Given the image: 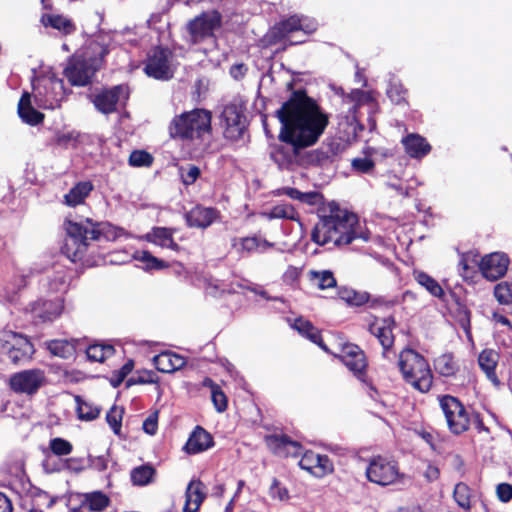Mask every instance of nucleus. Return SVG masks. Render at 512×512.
Instances as JSON below:
<instances>
[{
	"label": "nucleus",
	"instance_id": "obj_1",
	"mask_svg": "<svg viewBox=\"0 0 512 512\" xmlns=\"http://www.w3.org/2000/svg\"><path fill=\"white\" fill-rule=\"evenodd\" d=\"M281 123L279 139L291 148H279L273 154L280 168H291L297 150L314 145L329 124L328 114L303 91H296L277 111Z\"/></svg>",
	"mask_w": 512,
	"mask_h": 512
},
{
	"label": "nucleus",
	"instance_id": "obj_2",
	"mask_svg": "<svg viewBox=\"0 0 512 512\" xmlns=\"http://www.w3.org/2000/svg\"><path fill=\"white\" fill-rule=\"evenodd\" d=\"M357 238L368 240V236L360 231L357 216L334 203L329 204V214L320 216L311 233L312 241L321 246L348 245Z\"/></svg>",
	"mask_w": 512,
	"mask_h": 512
},
{
	"label": "nucleus",
	"instance_id": "obj_3",
	"mask_svg": "<svg viewBox=\"0 0 512 512\" xmlns=\"http://www.w3.org/2000/svg\"><path fill=\"white\" fill-rule=\"evenodd\" d=\"M211 112L206 109H193L175 115L171 120L168 131L174 139L189 140L202 146H207L211 139Z\"/></svg>",
	"mask_w": 512,
	"mask_h": 512
},
{
	"label": "nucleus",
	"instance_id": "obj_4",
	"mask_svg": "<svg viewBox=\"0 0 512 512\" xmlns=\"http://www.w3.org/2000/svg\"><path fill=\"white\" fill-rule=\"evenodd\" d=\"M101 224L95 223L91 219L85 220V225L71 220L65 222V230L67 238L62 248L63 253L72 262H76L82 258L89 243V240L98 239Z\"/></svg>",
	"mask_w": 512,
	"mask_h": 512
},
{
	"label": "nucleus",
	"instance_id": "obj_5",
	"mask_svg": "<svg viewBox=\"0 0 512 512\" xmlns=\"http://www.w3.org/2000/svg\"><path fill=\"white\" fill-rule=\"evenodd\" d=\"M88 50L96 55L92 56L85 51L83 55L74 57L64 70L66 78L73 86L87 85L107 54V49L99 42H91Z\"/></svg>",
	"mask_w": 512,
	"mask_h": 512
},
{
	"label": "nucleus",
	"instance_id": "obj_6",
	"mask_svg": "<svg viewBox=\"0 0 512 512\" xmlns=\"http://www.w3.org/2000/svg\"><path fill=\"white\" fill-rule=\"evenodd\" d=\"M34 99L44 109L59 108L65 98L63 80L51 68H44L32 81Z\"/></svg>",
	"mask_w": 512,
	"mask_h": 512
},
{
	"label": "nucleus",
	"instance_id": "obj_7",
	"mask_svg": "<svg viewBox=\"0 0 512 512\" xmlns=\"http://www.w3.org/2000/svg\"><path fill=\"white\" fill-rule=\"evenodd\" d=\"M399 369L406 382L421 392L432 386V373L425 358L412 349H404L399 355Z\"/></svg>",
	"mask_w": 512,
	"mask_h": 512
},
{
	"label": "nucleus",
	"instance_id": "obj_8",
	"mask_svg": "<svg viewBox=\"0 0 512 512\" xmlns=\"http://www.w3.org/2000/svg\"><path fill=\"white\" fill-rule=\"evenodd\" d=\"M367 479L379 486L403 484L405 475L400 472L398 463L387 456H374L366 468Z\"/></svg>",
	"mask_w": 512,
	"mask_h": 512
},
{
	"label": "nucleus",
	"instance_id": "obj_9",
	"mask_svg": "<svg viewBox=\"0 0 512 512\" xmlns=\"http://www.w3.org/2000/svg\"><path fill=\"white\" fill-rule=\"evenodd\" d=\"M222 17L216 10L206 11L194 17L186 25L187 40L191 44H198L208 38L214 37V33L221 27Z\"/></svg>",
	"mask_w": 512,
	"mask_h": 512
},
{
	"label": "nucleus",
	"instance_id": "obj_10",
	"mask_svg": "<svg viewBox=\"0 0 512 512\" xmlns=\"http://www.w3.org/2000/svg\"><path fill=\"white\" fill-rule=\"evenodd\" d=\"M441 410L445 416L448 428L454 434L468 430L470 417L465 407L453 396L445 395L439 399Z\"/></svg>",
	"mask_w": 512,
	"mask_h": 512
},
{
	"label": "nucleus",
	"instance_id": "obj_11",
	"mask_svg": "<svg viewBox=\"0 0 512 512\" xmlns=\"http://www.w3.org/2000/svg\"><path fill=\"white\" fill-rule=\"evenodd\" d=\"M145 73L158 80H168L173 76L172 53L163 48H156L149 55L145 65Z\"/></svg>",
	"mask_w": 512,
	"mask_h": 512
},
{
	"label": "nucleus",
	"instance_id": "obj_12",
	"mask_svg": "<svg viewBox=\"0 0 512 512\" xmlns=\"http://www.w3.org/2000/svg\"><path fill=\"white\" fill-rule=\"evenodd\" d=\"M46 382L45 372L41 369L24 370L10 378V387L17 393L34 394Z\"/></svg>",
	"mask_w": 512,
	"mask_h": 512
},
{
	"label": "nucleus",
	"instance_id": "obj_13",
	"mask_svg": "<svg viewBox=\"0 0 512 512\" xmlns=\"http://www.w3.org/2000/svg\"><path fill=\"white\" fill-rule=\"evenodd\" d=\"M509 266V258L503 252L485 255L479 262V270L484 278L495 281L503 277Z\"/></svg>",
	"mask_w": 512,
	"mask_h": 512
},
{
	"label": "nucleus",
	"instance_id": "obj_14",
	"mask_svg": "<svg viewBox=\"0 0 512 512\" xmlns=\"http://www.w3.org/2000/svg\"><path fill=\"white\" fill-rule=\"evenodd\" d=\"M338 357L349 371L358 379L363 380L367 368V360L359 346L352 343L344 344Z\"/></svg>",
	"mask_w": 512,
	"mask_h": 512
},
{
	"label": "nucleus",
	"instance_id": "obj_15",
	"mask_svg": "<svg viewBox=\"0 0 512 512\" xmlns=\"http://www.w3.org/2000/svg\"><path fill=\"white\" fill-rule=\"evenodd\" d=\"M127 98V88L122 85H118L111 89L103 90L95 95L93 103L99 112L103 114H110L115 112L117 105L120 102H124Z\"/></svg>",
	"mask_w": 512,
	"mask_h": 512
},
{
	"label": "nucleus",
	"instance_id": "obj_16",
	"mask_svg": "<svg viewBox=\"0 0 512 512\" xmlns=\"http://www.w3.org/2000/svg\"><path fill=\"white\" fill-rule=\"evenodd\" d=\"M395 321L392 317L375 318L369 324V331L380 342L384 358L390 359V349L394 344L393 329Z\"/></svg>",
	"mask_w": 512,
	"mask_h": 512
},
{
	"label": "nucleus",
	"instance_id": "obj_17",
	"mask_svg": "<svg viewBox=\"0 0 512 512\" xmlns=\"http://www.w3.org/2000/svg\"><path fill=\"white\" fill-rule=\"evenodd\" d=\"M299 466L317 478H322L334 470L333 463L328 456L313 451H307L302 455Z\"/></svg>",
	"mask_w": 512,
	"mask_h": 512
},
{
	"label": "nucleus",
	"instance_id": "obj_18",
	"mask_svg": "<svg viewBox=\"0 0 512 512\" xmlns=\"http://www.w3.org/2000/svg\"><path fill=\"white\" fill-rule=\"evenodd\" d=\"M338 144H323L319 148L305 153L300 156L297 150V161L294 164L300 165H325L332 161L333 157L338 153Z\"/></svg>",
	"mask_w": 512,
	"mask_h": 512
},
{
	"label": "nucleus",
	"instance_id": "obj_19",
	"mask_svg": "<svg viewBox=\"0 0 512 512\" xmlns=\"http://www.w3.org/2000/svg\"><path fill=\"white\" fill-rule=\"evenodd\" d=\"M265 441L268 448L278 456L296 457L301 454V445L296 441L290 440L287 436L270 435L266 437Z\"/></svg>",
	"mask_w": 512,
	"mask_h": 512
},
{
	"label": "nucleus",
	"instance_id": "obj_20",
	"mask_svg": "<svg viewBox=\"0 0 512 512\" xmlns=\"http://www.w3.org/2000/svg\"><path fill=\"white\" fill-rule=\"evenodd\" d=\"M222 119L229 137L240 135L245 127V116L241 107L236 104L225 106L222 112Z\"/></svg>",
	"mask_w": 512,
	"mask_h": 512
},
{
	"label": "nucleus",
	"instance_id": "obj_21",
	"mask_svg": "<svg viewBox=\"0 0 512 512\" xmlns=\"http://www.w3.org/2000/svg\"><path fill=\"white\" fill-rule=\"evenodd\" d=\"M34 353L32 343L23 335L13 332L7 355L14 363L30 359Z\"/></svg>",
	"mask_w": 512,
	"mask_h": 512
},
{
	"label": "nucleus",
	"instance_id": "obj_22",
	"mask_svg": "<svg viewBox=\"0 0 512 512\" xmlns=\"http://www.w3.org/2000/svg\"><path fill=\"white\" fill-rule=\"evenodd\" d=\"M153 363L162 373H174L186 365V359L177 353L164 351L153 357Z\"/></svg>",
	"mask_w": 512,
	"mask_h": 512
},
{
	"label": "nucleus",
	"instance_id": "obj_23",
	"mask_svg": "<svg viewBox=\"0 0 512 512\" xmlns=\"http://www.w3.org/2000/svg\"><path fill=\"white\" fill-rule=\"evenodd\" d=\"M206 497L205 486L199 480H192L185 493L183 512H197Z\"/></svg>",
	"mask_w": 512,
	"mask_h": 512
},
{
	"label": "nucleus",
	"instance_id": "obj_24",
	"mask_svg": "<svg viewBox=\"0 0 512 512\" xmlns=\"http://www.w3.org/2000/svg\"><path fill=\"white\" fill-rule=\"evenodd\" d=\"M212 445V436L202 427L198 426L189 436L184 450L188 454H197L209 449Z\"/></svg>",
	"mask_w": 512,
	"mask_h": 512
},
{
	"label": "nucleus",
	"instance_id": "obj_25",
	"mask_svg": "<svg viewBox=\"0 0 512 512\" xmlns=\"http://www.w3.org/2000/svg\"><path fill=\"white\" fill-rule=\"evenodd\" d=\"M216 218L217 211L215 209L203 206L194 207L186 215L188 225L197 228L210 226Z\"/></svg>",
	"mask_w": 512,
	"mask_h": 512
},
{
	"label": "nucleus",
	"instance_id": "obj_26",
	"mask_svg": "<svg viewBox=\"0 0 512 512\" xmlns=\"http://www.w3.org/2000/svg\"><path fill=\"white\" fill-rule=\"evenodd\" d=\"M110 503V499L101 491H94L83 495L80 507L71 512H101Z\"/></svg>",
	"mask_w": 512,
	"mask_h": 512
},
{
	"label": "nucleus",
	"instance_id": "obj_27",
	"mask_svg": "<svg viewBox=\"0 0 512 512\" xmlns=\"http://www.w3.org/2000/svg\"><path fill=\"white\" fill-rule=\"evenodd\" d=\"M402 144L406 153L411 158H423L430 150L431 146L424 137L419 134L411 133L402 139Z\"/></svg>",
	"mask_w": 512,
	"mask_h": 512
},
{
	"label": "nucleus",
	"instance_id": "obj_28",
	"mask_svg": "<svg viewBox=\"0 0 512 512\" xmlns=\"http://www.w3.org/2000/svg\"><path fill=\"white\" fill-rule=\"evenodd\" d=\"M174 230L165 227H154L143 236V239L161 248H168L174 251L179 250L178 244L173 239Z\"/></svg>",
	"mask_w": 512,
	"mask_h": 512
},
{
	"label": "nucleus",
	"instance_id": "obj_29",
	"mask_svg": "<svg viewBox=\"0 0 512 512\" xmlns=\"http://www.w3.org/2000/svg\"><path fill=\"white\" fill-rule=\"evenodd\" d=\"M498 360H499L498 353L492 349L483 350L478 357V363H479L481 370L486 374L487 378L495 386H498L500 383V381L496 375V372H495V369L498 364Z\"/></svg>",
	"mask_w": 512,
	"mask_h": 512
},
{
	"label": "nucleus",
	"instance_id": "obj_30",
	"mask_svg": "<svg viewBox=\"0 0 512 512\" xmlns=\"http://www.w3.org/2000/svg\"><path fill=\"white\" fill-rule=\"evenodd\" d=\"M18 114L23 122L30 125H37L42 122L44 116L31 106L29 93H24L18 104Z\"/></svg>",
	"mask_w": 512,
	"mask_h": 512
},
{
	"label": "nucleus",
	"instance_id": "obj_31",
	"mask_svg": "<svg viewBox=\"0 0 512 512\" xmlns=\"http://www.w3.org/2000/svg\"><path fill=\"white\" fill-rule=\"evenodd\" d=\"M41 23L45 27H52L53 29H56L65 35L73 33L76 29L75 25L70 19L58 14H43L41 16Z\"/></svg>",
	"mask_w": 512,
	"mask_h": 512
},
{
	"label": "nucleus",
	"instance_id": "obj_32",
	"mask_svg": "<svg viewBox=\"0 0 512 512\" xmlns=\"http://www.w3.org/2000/svg\"><path fill=\"white\" fill-rule=\"evenodd\" d=\"M92 190L93 185L90 182H79L64 196V203L69 207L83 204Z\"/></svg>",
	"mask_w": 512,
	"mask_h": 512
},
{
	"label": "nucleus",
	"instance_id": "obj_33",
	"mask_svg": "<svg viewBox=\"0 0 512 512\" xmlns=\"http://www.w3.org/2000/svg\"><path fill=\"white\" fill-rule=\"evenodd\" d=\"M242 287L240 283L226 284L217 279H208L205 281V292L212 297H221L224 293H235L237 288Z\"/></svg>",
	"mask_w": 512,
	"mask_h": 512
},
{
	"label": "nucleus",
	"instance_id": "obj_34",
	"mask_svg": "<svg viewBox=\"0 0 512 512\" xmlns=\"http://www.w3.org/2000/svg\"><path fill=\"white\" fill-rule=\"evenodd\" d=\"M434 368L440 375L450 377L456 374L459 365L451 353H444L434 360Z\"/></svg>",
	"mask_w": 512,
	"mask_h": 512
},
{
	"label": "nucleus",
	"instance_id": "obj_35",
	"mask_svg": "<svg viewBox=\"0 0 512 512\" xmlns=\"http://www.w3.org/2000/svg\"><path fill=\"white\" fill-rule=\"evenodd\" d=\"M307 275L311 285L318 289L325 290L336 286V279L329 270H310Z\"/></svg>",
	"mask_w": 512,
	"mask_h": 512
},
{
	"label": "nucleus",
	"instance_id": "obj_36",
	"mask_svg": "<svg viewBox=\"0 0 512 512\" xmlns=\"http://www.w3.org/2000/svg\"><path fill=\"white\" fill-rule=\"evenodd\" d=\"M262 216L272 220V219H288L297 221L298 220V213L294 209L293 206L287 203H282L275 205L271 209L264 211L262 213Z\"/></svg>",
	"mask_w": 512,
	"mask_h": 512
},
{
	"label": "nucleus",
	"instance_id": "obj_37",
	"mask_svg": "<svg viewBox=\"0 0 512 512\" xmlns=\"http://www.w3.org/2000/svg\"><path fill=\"white\" fill-rule=\"evenodd\" d=\"M47 348L54 356L68 359L75 353V342L66 339H57L47 342Z\"/></svg>",
	"mask_w": 512,
	"mask_h": 512
},
{
	"label": "nucleus",
	"instance_id": "obj_38",
	"mask_svg": "<svg viewBox=\"0 0 512 512\" xmlns=\"http://www.w3.org/2000/svg\"><path fill=\"white\" fill-rule=\"evenodd\" d=\"M75 402L77 405V416L82 421H92L96 419L101 412V409L98 406L94 405L91 402L83 400L80 396L75 397Z\"/></svg>",
	"mask_w": 512,
	"mask_h": 512
},
{
	"label": "nucleus",
	"instance_id": "obj_39",
	"mask_svg": "<svg viewBox=\"0 0 512 512\" xmlns=\"http://www.w3.org/2000/svg\"><path fill=\"white\" fill-rule=\"evenodd\" d=\"M413 275L417 283L424 287L432 296L437 298L443 297L444 291L442 287L430 275L422 271H414Z\"/></svg>",
	"mask_w": 512,
	"mask_h": 512
},
{
	"label": "nucleus",
	"instance_id": "obj_40",
	"mask_svg": "<svg viewBox=\"0 0 512 512\" xmlns=\"http://www.w3.org/2000/svg\"><path fill=\"white\" fill-rule=\"evenodd\" d=\"M132 258L141 262L145 270H161L168 267L164 261L153 256L149 251L146 250L135 251V253L132 255Z\"/></svg>",
	"mask_w": 512,
	"mask_h": 512
},
{
	"label": "nucleus",
	"instance_id": "obj_41",
	"mask_svg": "<svg viewBox=\"0 0 512 512\" xmlns=\"http://www.w3.org/2000/svg\"><path fill=\"white\" fill-rule=\"evenodd\" d=\"M292 327L297 330L301 335L307 337L313 343H316L324 348L321 343L319 331L307 320L302 318L295 319Z\"/></svg>",
	"mask_w": 512,
	"mask_h": 512
},
{
	"label": "nucleus",
	"instance_id": "obj_42",
	"mask_svg": "<svg viewBox=\"0 0 512 512\" xmlns=\"http://www.w3.org/2000/svg\"><path fill=\"white\" fill-rule=\"evenodd\" d=\"M114 354V348L109 344H93L86 350L87 358L94 362H104Z\"/></svg>",
	"mask_w": 512,
	"mask_h": 512
},
{
	"label": "nucleus",
	"instance_id": "obj_43",
	"mask_svg": "<svg viewBox=\"0 0 512 512\" xmlns=\"http://www.w3.org/2000/svg\"><path fill=\"white\" fill-rule=\"evenodd\" d=\"M479 262L480 261L478 260L477 254H475L472 251L461 254L460 260L458 263L460 275L464 279L470 278L474 271V267L475 266L479 267Z\"/></svg>",
	"mask_w": 512,
	"mask_h": 512
},
{
	"label": "nucleus",
	"instance_id": "obj_44",
	"mask_svg": "<svg viewBox=\"0 0 512 512\" xmlns=\"http://www.w3.org/2000/svg\"><path fill=\"white\" fill-rule=\"evenodd\" d=\"M155 470L150 465H141L131 471V480L134 485L145 486L152 482Z\"/></svg>",
	"mask_w": 512,
	"mask_h": 512
},
{
	"label": "nucleus",
	"instance_id": "obj_45",
	"mask_svg": "<svg viewBox=\"0 0 512 512\" xmlns=\"http://www.w3.org/2000/svg\"><path fill=\"white\" fill-rule=\"evenodd\" d=\"M494 296L500 304H512V281H503L494 287Z\"/></svg>",
	"mask_w": 512,
	"mask_h": 512
},
{
	"label": "nucleus",
	"instance_id": "obj_46",
	"mask_svg": "<svg viewBox=\"0 0 512 512\" xmlns=\"http://www.w3.org/2000/svg\"><path fill=\"white\" fill-rule=\"evenodd\" d=\"M454 499L463 509H469L472 501L470 488L464 483H458L454 488Z\"/></svg>",
	"mask_w": 512,
	"mask_h": 512
},
{
	"label": "nucleus",
	"instance_id": "obj_47",
	"mask_svg": "<svg viewBox=\"0 0 512 512\" xmlns=\"http://www.w3.org/2000/svg\"><path fill=\"white\" fill-rule=\"evenodd\" d=\"M123 409L117 406H113L106 415V420L113 432L117 435L120 434L122 427Z\"/></svg>",
	"mask_w": 512,
	"mask_h": 512
},
{
	"label": "nucleus",
	"instance_id": "obj_48",
	"mask_svg": "<svg viewBox=\"0 0 512 512\" xmlns=\"http://www.w3.org/2000/svg\"><path fill=\"white\" fill-rule=\"evenodd\" d=\"M49 448L57 456H66L72 452L73 446L66 439L56 437L50 440Z\"/></svg>",
	"mask_w": 512,
	"mask_h": 512
},
{
	"label": "nucleus",
	"instance_id": "obj_49",
	"mask_svg": "<svg viewBox=\"0 0 512 512\" xmlns=\"http://www.w3.org/2000/svg\"><path fill=\"white\" fill-rule=\"evenodd\" d=\"M152 162L153 157L143 150L133 151L129 157V164L133 167H148Z\"/></svg>",
	"mask_w": 512,
	"mask_h": 512
},
{
	"label": "nucleus",
	"instance_id": "obj_50",
	"mask_svg": "<svg viewBox=\"0 0 512 512\" xmlns=\"http://www.w3.org/2000/svg\"><path fill=\"white\" fill-rule=\"evenodd\" d=\"M302 18L299 16H292L287 20L281 22L279 26L274 29L278 31L280 37H284L286 34L299 30L300 22Z\"/></svg>",
	"mask_w": 512,
	"mask_h": 512
},
{
	"label": "nucleus",
	"instance_id": "obj_51",
	"mask_svg": "<svg viewBox=\"0 0 512 512\" xmlns=\"http://www.w3.org/2000/svg\"><path fill=\"white\" fill-rule=\"evenodd\" d=\"M179 173L183 184L191 185L200 176V169L195 165L188 164L186 166H181L179 168Z\"/></svg>",
	"mask_w": 512,
	"mask_h": 512
},
{
	"label": "nucleus",
	"instance_id": "obj_52",
	"mask_svg": "<svg viewBox=\"0 0 512 512\" xmlns=\"http://www.w3.org/2000/svg\"><path fill=\"white\" fill-rule=\"evenodd\" d=\"M341 299L353 306H361L365 304L369 296L367 293H359L354 290H345L341 292Z\"/></svg>",
	"mask_w": 512,
	"mask_h": 512
},
{
	"label": "nucleus",
	"instance_id": "obj_53",
	"mask_svg": "<svg viewBox=\"0 0 512 512\" xmlns=\"http://www.w3.org/2000/svg\"><path fill=\"white\" fill-rule=\"evenodd\" d=\"M387 95L392 102L400 104L405 100L406 90L403 88L402 84L391 82L387 89Z\"/></svg>",
	"mask_w": 512,
	"mask_h": 512
},
{
	"label": "nucleus",
	"instance_id": "obj_54",
	"mask_svg": "<svg viewBox=\"0 0 512 512\" xmlns=\"http://www.w3.org/2000/svg\"><path fill=\"white\" fill-rule=\"evenodd\" d=\"M49 305V308H46L43 312H36V309H34V312L37 314L38 317L42 318L43 320H52L53 318L60 315L63 309V305L61 302H57L55 304H52L50 302H45L44 306Z\"/></svg>",
	"mask_w": 512,
	"mask_h": 512
},
{
	"label": "nucleus",
	"instance_id": "obj_55",
	"mask_svg": "<svg viewBox=\"0 0 512 512\" xmlns=\"http://www.w3.org/2000/svg\"><path fill=\"white\" fill-rule=\"evenodd\" d=\"M211 399L215 409L218 412H224L226 410L227 397L219 386L213 387V391L211 392Z\"/></svg>",
	"mask_w": 512,
	"mask_h": 512
},
{
	"label": "nucleus",
	"instance_id": "obj_56",
	"mask_svg": "<svg viewBox=\"0 0 512 512\" xmlns=\"http://www.w3.org/2000/svg\"><path fill=\"white\" fill-rule=\"evenodd\" d=\"M261 244V241L256 237H246L238 239L234 242V246L238 250L251 252L256 250Z\"/></svg>",
	"mask_w": 512,
	"mask_h": 512
},
{
	"label": "nucleus",
	"instance_id": "obj_57",
	"mask_svg": "<svg viewBox=\"0 0 512 512\" xmlns=\"http://www.w3.org/2000/svg\"><path fill=\"white\" fill-rule=\"evenodd\" d=\"M370 100L371 96L369 93L358 89L351 91V93L346 97V101H349L350 103L354 104V110L356 109L357 106L369 102Z\"/></svg>",
	"mask_w": 512,
	"mask_h": 512
},
{
	"label": "nucleus",
	"instance_id": "obj_58",
	"mask_svg": "<svg viewBox=\"0 0 512 512\" xmlns=\"http://www.w3.org/2000/svg\"><path fill=\"white\" fill-rule=\"evenodd\" d=\"M269 494L272 498L280 501L287 500L289 498L288 490L280 486L278 480L273 479L269 489Z\"/></svg>",
	"mask_w": 512,
	"mask_h": 512
},
{
	"label": "nucleus",
	"instance_id": "obj_59",
	"mask_svg": "<svg viewBox=\"0 0 512 512\" xmlns=\"http://www.w3.org/2000/svg\"><path fill=\"white\" fill-rule=\"evenodd\" d=\"M158 428V412L151 413L143 422V430L149 435H154Z\"/></svg>",
	"mask_w": 512,
	"mask_h": 512
},
{
	"label": "nucleus",
	"instance_id": "obj_60",
	"mask_svg": "<svg viewBox=\"0 0 512 512\" xmlns=\"http://www.w3.org/2000/svg\"><path fill=\"white\" fill-rule=\"evenodd\" d=\"M496 494L501 502H509L512 499V485L509 483H500L496 487Z\"/></svg>",
	"mask_w": 512,
	"mask_h": 512
},
{
	"label": "nucleus",
	"instance_id": "obj_61",
	"mask_svg": "<svg viewBox=\"0 0 512 512\" xmlns=\"http://www.w3.org/2000/svg\"><path fill=\"white\" fill-rule=\"evenodd\" d=\"M352 166L359 172L367 173L373 169L374 163L369 158H357L352 161Z\"/></svg>",
	"mask_w": 512,
	"mask_h": 512
},
{
	"label": "nucleus",
	"instance_id": "obj_62",
	"mask_svg": "<svg viewBox=\"0 0 512 512\" xmlns=\"http://www.w3.org/2000/svg\"><path fill=\"white\" fill-rule=\"evenodd\" d=\"M323 197L320 193L315 191L302 192L300 202L306 203L311 206L319 205L322 203Z\"/></svg>",
	"mask_w": 512,
	"mask_h": 512
},
{
	"label": "nucleus",
	"instance_id": "obj_63",
	"mask_svg": "<svg viewBox=\"0 0 512 512\" xmlns=\"http://www.w3.org/2000/svg\"><path fill=\"white\" fill-rule=\"evenodd\" d=\"M133 362L129 361L125 363L122 368L117 372L116 378L111 379V383L114 387L118 386L124 378L132 371Z\"/></svg>",
	"mask_w": 512,
	"mask_h": 512
},
{
	"label": "nucleus",
	"instance_id": "obj_64",
	"mask_svg": "<svg viewBox=\"0 0 512 512\" xmlns=\"http://www.w3.org/2000/svg\"><path fill=\"white\" fill-rule=\"evenodd\" d=\"M13 338V331L1 330L0 331V352L7 354L9 343Z\"/></svg>",
	"mask_w": 512,
	"mask_h": 512
}]
</instances>
